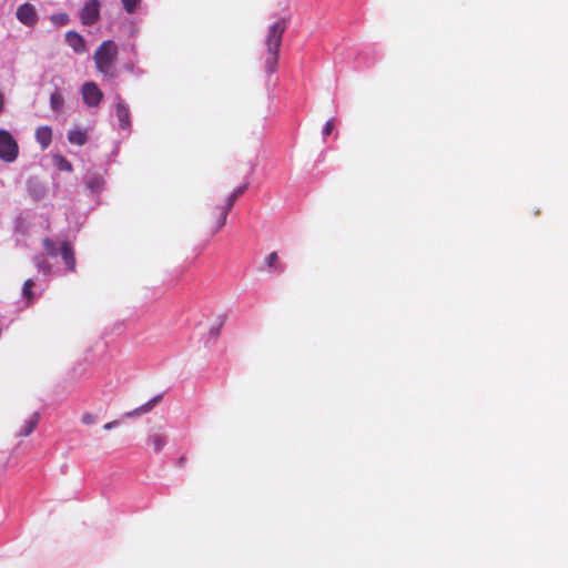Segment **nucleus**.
I'll list each match as a JSON object with an SVG mask.
<instances>
[{"instance_id": "obj_1", "label": "nucleus", "mask_w": 568, "mask_h": 568, "mask_svg": "<svg viewBox=\"0 0 568 568\" xmlns=\"http://www.w3.org/2000/svg\"><path fill=\"white\" fill-rule=\"evenodd\" d=\"M42 246L44 253L36 254L32 262L37 271L43 275L44 280H49L58 272L48 258H57L58 256H61V260L64 263V271L70 273L75 271V254L69 242H55L50 237H44L42 240Z\"/></svg>"}, {"instance_id": "obj_2", "label": "nucleus", "mask_w": 568, "mask_h": 568, "mask_svg": "<svg viewBox=\"0 0 568 568\" xmlns=\"http://www.w3.org/2000/svg\"><path fill=\"white\" fill-rule=\"evenodd\" d=\"M286 29L284 19L275 21L267 31L265 38L266 55H265V71L268 75L277 70L278 64V50L282 43L283 34Z\"/></svg>"}, {"instance_id": "obj_3", "label": "nucleus", "mask_w": 568, "mask_h": 568, "mask_svg": "<svg viewBox=\"0 0 568 568\" xmlns=\"http://www.w3.org/2000/svg\"><path fill=\"white\" fill-rule=\"evenodd\" d=\"M118 55L116 45L112 40L103 41L94 52L97 70L104 77L114 78V63Z\"/></svg>"}, {"instance_id": "obj_4", "label": "nucleus", "mask_w": 568, "mask_h": 568, "mask_svg": "<svg viewBox=\"0 0 568 568\" xmlns=\"http://www.w3.org/2000/svg\"><path fill=\"white\" fill-rule=\"evenodd\" d=\"M19 155V146L13 135L0 129V159L4 162L11 163L17 160Z\"/></svg>"}, {"instance_id": "obj_5", "label": "nucleus", "mask_w": 568, "mask_h": 568, "mask_svg": "<svg viewBox=\"0 0 568 568\" xmlns=\"http://www.w3.org/2000/svg\"><path fill=\"white\" fill-rule=\"evenodd\" d=\"M114 113L118 119V128L126 131L128 134L131 132V112L128 103L116 94V102L114 104Z\"/></svg>"}, {"instance_id": "obj_6", "label": "nucleus", "mask_w": 568, "mask_h": 568, "mask_svg": "<svg viewBox=\"0 0 568 568\" xmlns=\"http://www.w3.org/2000/svg\"><path fill=\"white\" fill-rule=\"evenodd\" d=\"M101 2L89 0L80 11V20L83 26L91 27L100 19Z\"/></svg>"}, {"instance_id": "obj_7", "label": "nucleus", "mask_w": 568, "mask_h": 568, "mask_svg": "<svg viewBox=\"0 0 568 568\" xmlns=\"http://www.w3.org/2000/svg\"><path fill=\"white\" fill-rule=\"evenodd\" d=\"M81 93L84 104L89 108L98 106L103 99L102 91L98 84L92 81H88L82 84Z\"/></svg>"}, {"instance_id": "obj_8", "label": "nucleus", "mask_w": 568, "mask_h": 568, "mask_svg": "<svg viewBox=\"0 0 568 568\" xmlns=\"http://www.w3.org/2000/svg\"><path fill=\"white\" fill-rule=\"evenodd\" d=\"M83 183L92 195L100 196L104 190L105 180L101 172L90 170L83 176Z\"/></svg>"}, {"instance_id": "obj_9", "label": "nucleus", "mask_w": 568, "mask_h": 568, "mask_svg": "<svg viewBox=\"0 0 568 568\" xmlns=\"http://www.w3.org/2000/svg\"><path fill=\"white\" fill-rule=\"evenodd\" d=\"M16 17L26 27H34L38 23V13L33 4L24 2L17 9Z\"/></svg>"}, {"instance_id": "obj_10", "label": "nucleus", "mask_w": 568, "mask_h": 568, "mask_svg": "<svg viewBox=\"0 0 568 568\" xmlns=\"http://www.w3.org/2000/svg\"><path fill=\"white\" fill-rule=\"evenodd\" d=\"M65 42L77 54H81L87 51L84 38L74 30H70L65 33Z\"/></svg>"}, {"instance_id": "obj_11", "label": "nucleus", "mask_w": 568, "mask_h": 568, "mask_svg": "<svg viewBox=\"0 0 568 568\" xmlns=\"http://www.w3.org/2000/svg\"><path fill=\"white\" fill-rule=\"evenodd\" d=\"M225 315H219L216 318V323L212 325L209 329V333L204 336L205 346H210L214 344L220 336L221 329L224 325Z\"/></svg>"}, {"instance_id": "obj_12", "label": "nucleus", "mask_w": 568, "mask_h": 568, "mask_svg": "<svg viewBox=\"0 0 568 568\" xmlns=\"http://www.w3.org/2000/svg\"><path fill=\"white\" fill-rule=\"evenodd\" d=\"M36 141L40 144L41 149H47L52 142V129L48 125L39 126L36 130Z\"/></svg>"}, {"instance_id": "obj_13", "label": "nucleus", "mask_w": 568, "mask_h": 568, "mask_svg": "<svg viewBox=\"0 0 568 568\" xmlns=\"http://www.w3.org/2000/svg\"><path fill=\"white\" fill-rule=\"evenodd\" d=\"M68 141L71 143V144H75V145H79V146H82L87 143L88 141V134L84 130H81V129H72V130H69L68 131Z\"/></svg>"}, {"instance_id": "obj_14", "label": "nucleus", "mask_w": 568, "mask_h": 568, "mask_svg": "<svg viewBox=\"0 0 568 568\" xmlns=\"http://www.w3.org/2000/svg\"><path fill=\"white\" fill-rule=\"evenodd\" d=\"M36 286V282L33 278H29L23 283L22 286V296L27 301L28 304L33 303V301L37 298V294L32 291V287ZM43 292V288L40 290L39 295H41Z\"/></svg>"}, {"instance_id": "obj_15", "label": "nucleus", "mask_w": 568, "mask_h": 568, "mask_svg": "<svg viewBox=\"0 0 568 568\" xmlns=\"http://www.w3.org/2000/svg\"><path fill=\"white\" fill-rule=\"evenodd\" d=\"M64 108V99L61 95L59 89L57 88L51 94H50V109L54 113H61Z\"/></svg>"}, {"instance_id": "obj_16", "label": "nucleus", "mask_w": 568, "mask_h": 568, "mask_svg": "<svg viewBox=\"0 0 568 568\" xmlns=\"http://www.w3.org/2000/svg\"><path fill=\"white\" fill-rule=\"evenodd\" d=\"M52 163L54 168L62 172H71L73 170L72 163L60 153L52 155Z\"/></svg>"}, {"instance_id": "obj_17", "label": "nucleus", "mask_w": 568, "mask_h": 568, "mask_svg": "<svg viewBox=\"0 0 568 568\" xmlns=\"http://www.w3.org/2000/svg\"><path fill=\"white\" fill-rule=\"evenodd\" d=\"M39 422V414L34 413L28 420L24 422L23 426L19 430V435L27 437L29 436L36 428Z\"/></svg>"}, {"instance_id": "obj_18", "label": "nucleus", "mask_w": 568, "mask_h": 568, "mask_svg": "<svg viewBox=\"0 0 568 568\" xmlns=\"http://www.w3.org/2000/svg\"><path fill=\"white\" fill-rule=\"evenodd\" d=\"M265 264L274 272L281 273L284 271V267L278 261V255L276 252H272L266 256Z\"/></svg>"}, {"instance_id": "obj_19", "label": "nucleus", "mask_w": 568, "mask_h": 568, "mask_svg": "<svg viewBox=\"0 0 568 568\" xmlns=\"http://www.w3.org/2000/svg\"><path fill=\"white\" fill-rule=\"evenodd\" d=\"M136 63H138V59H131L124 63L123 68L125 71H128L131 74H133L134 77L139 78L144 74V70L139 68L136 65Z\"/></svg>"}, {"instance_id": "obj_20", "label": "nucleus", "mask_w": 568, "mask_h": 568, "mask_svg": "<svg viewBox=\"0 0 568 568\" xmlns=\"http://www.w3.org/2000/svg\"><path fill=\"white\" fill-rule=\"evenodd\" d=\"M149 442L153 445L154 450L159 453L166 445V437L161 434H153L149 437Z\"/></svg>"}, {"instance_id": "obj_21", "label": "nucleus", "mask_w": 568, "mask_h": 568, "mask_svg": "<svg viewBox=\"0 0 568 568\" xmlns=\"http://www.w3.org/2000/svg\"><path fill=\"white\" fill-rule=\"evenodd\" d=\"M50 21L55 27H63V26H67L70 22V17L65 12L53 13L50 17Z\"/></svg>"}, {"instance_id": "obj_22", "label": "nucleus", "mask_w": 568, "mask_h": 568, "mask_svg": "<svg viewBox=\"0 0 568 568\" xmlns=\"http://www.w3.org/2000/svg\"><path fill=\"white\" fill-rule=\"evenodd\" d=\"M236 199L237 197L233 193H231L229 195V197L226 199V203H225V205L221 210L222 211V224L226 223L227 214L231 211V209L233 207Z\"/></svg>"}, {"instance_id": "obj_23", "label": "nucleus", "mask_w": 568, "mask_h": 568, "mask_svg": "<svg viewBox=\"0 0 568 568\" xmlns=\"http://www.w3.org/2000/svg\"><path fill=\"white\" fill-rule=\"evenodd\" d=\"M123 9L129 13L132 14L136 11L138 7L141 3V0H121Z\"/></svg>"}, {"instance_id": "obj_24", "label": "nucleus", "mask_w": 568, "mask_h": 568, "mask_svg": "<svg viewBox=\"0 0 568 568\" xmlns=\"http://www.w3.org/2000/svg\"><path fill=\"white\" fill-rule=\"evenodd\" d=\"M333 128H334L333 120L332 119L327 120L322 130V135H323L324 140L332 133Z\"/></svg>"}, {"instance_id": "obj_25", "label": "nucleus", "mask_w": 568, "mask_h": 568, "mask_svg": "<svg viewBox=\"0 0 568 568\" xmlns=\"http://www.w3.org/2000/svg\"><path fill=\"white\" fill-rule=\"evenodd\" d=\"M151 409H152V407H151L150 403L146 402L145 404H143L140 407H138L135 410L129 413L128 416L132 417V416H134L136 414L146 413V412H149Z\"/></svg>"}, {"instance_id": "obj_26", "label": "nucleus", "mask_w": 568, "mask_h": 568, "mask_svg": "<svg viewBox=\"0 0 568 568\" xmlns=\"http://www.w3.org/2000/svg\"><path fill=\"white\" fill-rule=\"evenodd\" d=\"M97 419L98 417L91 413H84L81 418L84 425H93L97 423Z\"/></svg>"}, {"instance_id": "obj_27", "label": "nucleus", "mask_w": 568, "mask_h": 568, "mask_svg": "<svg viewBox=\"0 0 568 568\" xmlns=\"http://www.w3.org/2000/svg\"><path fill=\"white\" fill-rule=\"evenodd\" d=\"M14 234L17 236L26 235V230L23 227V223H22L21 219H17L14 222Z\"/></svg>"}, {"instance_id": "obj_28", "label": "nucleus", "mask_w": 568, "mask_h": 568, "mask_svg": "<svg viewBox=\"0 0 568 568\" xmlns=\"http://www.w3.org/2000/svg\"><path fill=\"white\" fill-rule=\"evenodd\" d=\"M247 187H248V182H245V183L239 185L232 193L236 197H239V196H241L247 190Z\"/></svg>"}, {"instance_id": "obj_29", "label": "nucleus", "mask_w": 568, "mask_h": 568, "mask_svg": "<svg viewBox=\"0 0 568 568\" xmlns=\"http://www.w3.org/2000/svg\"><path fill=\"white\" fill-rule=\"evenodd\" d=\"M128 50L133 55V59H138V49L134 42L128 45Z\"/></svg>"}, {"instance_id": "obj_30", "label": "nucleus", "mask_w": 568, "mask_h": 568, "mask_svg": "<svg viewBox=\"0 0 568 568\" xmlns=\"http://www.w3.org/2000/svg\"><path fill=\"white\" fill-rule=\"evenodd\" d=\"M118 425H119V422L118 420H113V422H109V423L104 424L103 428L105 430H110V429L116 427Z\"/></svg>"}, {"instance_id": "obj_31", "label": "nucleus", "mask_w": 568, "mask_h": 568, "mask_svg": "<svg viewBox=\"0 0 568 568\" xmlns=\"http://www.w3.org/2000/svg\"><path fill=\"white\" fill-rule=\"evenodd\" d=\"M162 399V395L159 394L154 397H152L150 400H148L151 405V407H153L156 403H159L160 400Z\"/></svg>"}, {"instance_id": "obj_32", "label": "nucleus", "mask_w": 568, "mask_h": 568, "mask_svg": "<svg viewBox=\"0 0 568 568\" xmlns=\"http://www.w3.org/2000/svg\"><path fill=\"white\" fill-rule=\"evenodd\" d=\"M225 224H222V212L220 213L219 220L216 222V226L214 229V232H217L220 229H222Z\"/></svg>"}, {"instance_id": "obj_33", "label": "nucleus", "mask_w": 568, "mask_h": 568, "mask_svg": "<svg viewBox=\"0 0 568 568\" xmlns=\"http://www.w3.org/2000/svg\"><path fill=\"white\" fill-rule=\"evenodd\" d=\"M366 54H367V52H366V51H363V52H361V53L357 55V58H356V59H358V60H364V61H365V60H366Z\"/></svg>"}]
</instances>
